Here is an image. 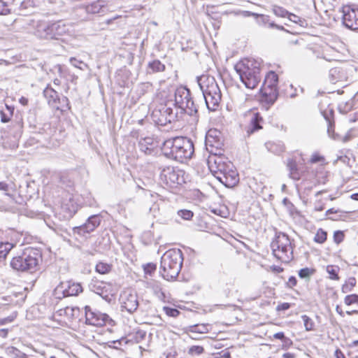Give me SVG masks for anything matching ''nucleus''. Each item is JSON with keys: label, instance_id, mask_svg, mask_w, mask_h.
Wrapping results in <instances>:
<instances>
[{"label": "nucleus", "instance_id": "obj_1", "mask_svg": "<svg viewBox=\"0 0 358 358\" xmlns=\"http://www.w3.org/2000/svg\"><path fill=\"white\" fill-rule=\"evenodd\" d=\"M164 156L171 159L182 162L191 159L194 152L192 141L184 136H177L166 140L162 147Z\"/></svg>", "mask_w": 358, "mask_h": 358}, {"label": "nucleus", "instance_id": "obj_2", "mask_svg": "<svg viewBox=\"0 0 358 358\" xmlns=\"http://www.w3.org/2000/svg\"><path fill=\"white\" fill-rule=\"evenodd\" d=\"M41 262V252L36 248H29L20 255L13 257L10 266L15 271L32 273L38 270Z\"/></svg>", "mask_w": 358, "mask_h": 358}, {"label": "nucleus", "instance_id": "obj_3", "mask_svg": "<svg viewBox=\"0 0 358 358\" xmlns=\"http://www.w3.org/2000/svg\"><path fill=\"white\" fill-rule=\"evenodd\" d=\"M234 69L240 80L248 89H255L262 80L261 64L255 59H247L236 64Z\"/></svg>", "mask_w": 358, "mask_h": 358}, {"label": "nucleus", "instance_id": "obj_4", "mask_svg": "<svg viewBox=\"0 0 358 358\" xmlns=\"http://www.w3.org/2000/svg\"><path fill=\"white\" fill-rule=\"evenodd\" d=\"M182 262V253L180 249L166 251L161 257L160 262V273L163 278L170 280L178 277Z\"/></svg>", "mask_w": 358, "mask_h": 358}, {"label": "nucleus", "instance_id": "obj_5", "mask_svg": "<svg viewBox=\"0 0 358 358\" xmlns=\"http://www.w3.org/2000/svg\"><path fill=\"white\" fill-rule=\"evenodd\" d=\"M198 85L202 92L207 108L215 110L221 101V92L213 76L202 75L197 77Z\"/></svg>", "mask_w": 358, "mask_h": 358}, {"label": "nucleus", "instance_id": "obj_6", "mask_svg": "<svg viewBox=\"0 0 358 358\" xmlns=\"http://www.w3.org/2000/svg\"><path fill=\"white\" fill-rule=\"evenodd\" d=\"M173 105L180 115L184 113L191 116L198 114V106L192 99L190 90L185 86H180L175 90Z\"/></svg>", "mask_w": 358, "mask_h": 358}, {"label": "nucleus", "instance_id": "obj_7", "mask_svg": "<svg viewBox=\"0 0 358 358\" xmlns=\"http://www.w3.org/2000/svg\"><path fill=\"white\" fill-rule=\"evenodd\" d=\"M273 255L278 260L289 263L293 259V248L289 236L285 233L275 234V238L271 243Z\"/></svg>", "mask_w": 358, "mask_h": 358}, {"label": "nucleus", "instance_id": "obj_8", "mask_svg": "<svg viewBox=\"0 0 358 358\" xmlns=\"http://www.w3.org/2000/svg\"><path fill=\"white\" fill-rule=\"evenodd\" d=\"M223 136L220 131L211 129L208 131L205 137V146L207 151L214 155H222L224 146Z\"/></svg>", "mask_w": 358, "mask_h": 358}, {"label": "nucleus", "instance_id": "obj_9", "mask_svg": "<svg viewBox=\"0 0 358 358\" xmlns=\"http://www.w3.org/2000/svg\"><path fill=\"white\" fill-rule=\"evenodd\" d=\"M174 110L166 103L152 112V117L157 124L166 126L169 123L178 120L180 117L179 113Z\"/></svg>", "mask_w": 358, "mask_h": 358}, {"label": "nucleus", "instance_id": "obj_10", "mask_svg": "<svg viewBox=\"0 0 358 358\" xmlns=\"http://www.w3.org/2000/svg\"><path fill=\"white\" fill-rule=\"evenodd\" d=\"M184 172L173 166L164 167L160 173V180L166 185L170 187H176L184 182Z\"/></svg>", "mask_w": 358, "mask_h": 358}, {"label": "nucleus", "instance_id": "obj_11", "mask_svg": "<svg viewBox=\"0 0 358 358\" xmlns=\"http://www.w3.org/2000/svg\"><path fill=\"white\" fill-rule=\"evenodd\" d=\"M119 301L121 310H125L130 314L134 313L139 306L137 293L131 289L122 292Z\"/></svg>", "mask_w": 358, "mask_h": 358}, {"label": "nucleus", "instance_id": "obj_12", "mask_svg": "<svg viewBox=\"0 0 358 358\" xmlns=\"http://www.w3.org/2000/svg\"><path fill=\"white\" fill-rule=\"evenodd\" d=\"M89 289L108 302H110L113 296V285L108 282L92 279L89 284Z\"/></svg>", "mask_w": 358, "mask_h": 358}, {"label": "nucleus", "instance_id": "obj_13", "mask_svg": "<svg viewBox=\"0 0 358 358\" xmlns=\"http://www.w3.org/2000/svg\"><path fill=\"white\" fill-rule=\"evenodd\" d=\"M85 311L86 324H87L101 327L105 325L106 323H110L113 322L107 314L103 313L96 310H93L88 306L85 307Z\"/></svg>", "mask_w": 358, "mask_h": 358}, {"label": "nucleus", "instance_id": "obj_14", "mask_svg": "<svg viewBox=\"0 0 358 358\" xmlns=\"http://www.w3.org/2000/svg\"><path fill=\"white\" fill-rule=\"evenodd\" d=\"M343 23L345 27L351 30L358 29V9L350 6L343 8Z\"/></svg>", "mask_w": 358, "mask_h": 358}, {"label": "nucleus", "instance_id": "obj_15", "mask_svg": "<svg viewBox=\"0 0 358 358\" xmlns=\"http://www.w3.org/2000/svg\"><path fill=\"white\" fill-rule=\"evenodd\" d=\"M213 164L212 163V159H208L209 168L214 176L217 178V176H222L223 173L229 168L228 164H232L231 162L227 160L222 155L214 156Z\"/></svg>", "mask_w": 358, "mask_h": 358}, {"label": "nucleus", "instance_id": "obj_16", "mask_svg": "<svg viewBox=\"0 0 358 358\" xmlns=\"http://www.w3.org/2000/svg\"><path fill=\"white\" fill-rule=\"evenodd\" d=\"M101 217L99 215H93L88 217L87 220L83 225L73 228L74 234L84 236L93 231L101 223Z\"/></svg>", "mask_w": 358, "mask_h": 358}, {"label": "nucleus", "instance_id": "obj_17", "mask_svg": "<svg viewBox=\"0 0 358 358\" xmlns=\"http://www.w3.org/2000/svg\"><path fill=\"white\" fill-rule=\"evenodd\" d=\"M229 168L222 176H217V179L227 187H234L239 181L238 173L233 164H228Z\"/></svg>", "mask_w": 358, "mask_h": 358}, {"label": "nucleus", "instance_id": "obj_18", "mask_svg": "<svg viewBox=\"0 0 358 358\" xmlns=\"http://www.w3.org/2000/svg\"><path fill=\"white\" fill-rule=\"evenodd\" d=\"M57 289L62 292L64 296H76L83 292L80 284L71 281L61 282L58 285Z\"/></svg>", "mask_w": 358, "mask_h": 358}, {"label": "nucleus", "instance_id": "obj_19", "mask_svg": "<svg viewBox=\"0 0 358 358\" xmlns=\"http://www.w3.org/2000/svg\"><path fill=\"white\" fill-rule=\"evenodd\" d=\"M69 32V27L62 21L50 23L51 38L59 40L60 36Z\"/></svg>", "mask_w": 358, "mask_h": 358}, {"label": "nucleus", "instance_id": "obj_20", "mask_svg": "<svg viewBox=\"0 0 358 358\" xmlns=\"http://www.w3.org/2000/svg\"><path fill=\"white\" fill-rule=\"evenodd\" d=\"M34 34L39 38L50 40V22L38 21L35 27Z\"/></svg>", "mask_w": 358, "mask_h": 358}, {"label": "nucleus", "instance_id": "obj_21", "mask_svg": "<svg viewBox=\"0 0 358 358\" xmlns=\"http://www.w3.org/2000/svg\"><path fill=\"white\" fill-rule=\"evenodd\" d=\"M255 16L257 18V22L259 25H266L268 24V27L269 28H275L280 30H283L284 28L282 26L278 25L275 24L273 22H270L269 16L263 15V14H257L255 13H252L250 11H245L244 12V16Z\"/></svg>", "mask_w": 358, "mask_h": 358}, {"label": "nucleus", "instance_id": "obj_22", "mask_svg": "<svg viewBox=\"0 0 358 358\" xmlns=\"http://www.w3.org/2000/svg\"><path fill=\"white\" fill-rule=\"evenodd\" d=\"M261 92L264 98V101L268 104H273L276 101L278 96L277 87H274L263 85L261 88Z\"/></svg>", "mask_w": 358, "mask_h": 358}, {"label": "nucleus", "instance_id": "obj_23", "mask_svg": "<svg viewBox=\"0 0 358 358\" xmlns=\"http://www.w3.org/2000/svg\"><path fill=\"white\" fill-rule=\"evenodd\" d=\"M329 78L330 82L336 83L338 82H344L347 80L345 71L341 67H335L329 70Z\"/></svg>", "mask_w": 358, "mask_h": 358}, {"label": "nucleus", "instance_id": "obj_24", "mask_svg": "<svg viewBox=\"0 0 358 358\" xmlns=\"http://www.w3.org/2000/svg\"><path fill=\"white\" fill-rule=\"evenodd\" d=\"M43 96L47 99L50 106L57 109H59L57 103L59 101L58 93L52 89L50 85H48L43 90Z\"/></svg>", "mask_w": 358, "mask_h": 358}, {"label": "nucleus", "instance_id": "obj_25", "mask_svg": "<svg viewBox=\"0 0 358 358\" xmlns=\"http://www.w3.org/2000/svg\"><path fill=\"white\" fill-rule=\"evenodd\" d=\"M138 147L145 155H152L155 148L154 139L151 137L142 138L138 141Z\"/></svg>", "mask_w": 358, "mask_h": 358}, {"label": "nucleus", "instance_id": "obj_26", "mask_svg": "<svg viewBox=\"0 0 358 358\" xmlns=\"http://www.w3.org/2000/svg\"><path fill=\"white\" fill-rule=\"evenodd\" d=\"M107 10L108 8L103 0H97L86 6V11L92 14L104 13Z\"/></svg>", "mask_w": 358, "mask_h": 358}, {"label": "nucleus", "instance_id": "obj_27", "mask_svg": "<svg viewBox=\"0 0 358 358\" xmlns=\"http://www.w3.org/2000/svg\"><path fill=\"white\" fill-rule=\"evenodd\" d=\"M263 122V119L259 113H254L250 119V124L247 133L248 134H252L262 128L261 124Z\"/></svg>", "mask_w": 358, "mask_h": 358}, {"label": "nucleus", "instance_id": "obj_28", "mask_svg": "<svg viewBox=\"0 0 358 358\" xmlns=\"http://www.w3.org/2000/svg\"><path fill=\"white\" fill-rule=\"evenodd\" d=\"M265 146L269 152L275 155H280L285 151V146L281 142H268Z\"/></svg>", "mask_w": 358, "mask_h": 358}, {"label": "nucleus", "instance_id": "obj_29", "mask_svg": "<svg viewBox=\"0 0 358 358\" xmlns=\"http://www.w3.org/2000/svg\"><path fill=\"white\" fill-rule=\"evenodd\" d=\"M287 167L289 171V176L294 180H299L300 175L297 169L296 162L291 159H289L287 164Z\"/></svg>", "mask_w": 358, "mask_h": 358}, {"label": "nucleus", "instance_id": "obj_30", "mask_svg": "<svg viewBox=\"0 0 358 358\" xmlns=\"http://www.w3.org/2000/svg\"><path fill=\"white\" fill-rule=\"evenodd\" d=\"M278 83V76L274 71H270L265 76L263 85L277 87Z\"/></svg>", "mask_w": 358, "mask_h": 358}, {"label": "nucleus", "instance_id": "obj_31", "mask_svg": "<svg viewBox=\"0 0 358 358\" xmlns=\"http://www.w3.org/2000/svg\"><path fill=\"white\" fill-rule=\"evenodd\" d=\"M14 245L8 241L3 242L0 240V261L5 259L8 252L13 249Z\"/></svg>", "mask_w": 358, "mask_h": 358}, {"label": "nucleus", "instance_id": "obj_32", "mask_svg": "<svg viewBox=\"0 0 358 358\" xmlns=\"http://www.w3.org/2000/svg\"><path fill=\"white\" fill-rule=\"evenodd\" d=\"M112 267V264L99 262L95 266V271L100 274H107L110 272Z\"/></svg>", "mask_w": 358, "mask_h": 358}, {"label": "nucleus", "instance_id": "obj_33", "mask_svg": "<svg viewBox=\"0 0 358 358\" xmlns=\"http://www.w3.org/2000/svg\"><path fill=\"white\" fill-rule=\"evenodd\" d=\"M129 336L131 337L129 339L130 341L138 343L145 338L146 331L143 329H138L136 331L129 334Z\"/></svg>", "mask_w": 358, "mask_h": 358}, {"label": "nucleus", "instance_id": "obj_34", "mask_svg": "<svg viewBox=\"0 0 358 358\" xmlns=\"http://www.w3.org/2000/svg\"><path fill=\"white\" fill-rule=\"evenodd\" d=\"M192 333L206 334L208 332V325L205 324H194L189 327Z\"/></svg>", "mask_w": 358, "mask_h": 358}, {"label": "nucleus", "instance_id": "obj_35", "mask_svg": "<svg viewBox=\"0 0 358 358\" xmlns=\"http://www.w3.org/2000/svg\"><path fill=\"white\" fill-rule=\"evenodd\" d=\"M340 268L337 266L329 265L327 266V272L329 275V278L334 280H339L338 273Z\"/></svg>", "mask_w": 358, "mask_h": 358}, {"label": "nucleus", "instance_id": "obj_36", "mask_svg": "<svg viewBox=\"0 0 358 358\" xmlns=\"http://www.w3.org/2000/svg\"><path fill=\"white\" fill-rule=\"evenodd\" d=\"M148 66L153 72H162L165 70L164 64H163L159 60H154L153 62H150Z\"/></svg>", "mask_w": 358, "mask_h": 358}, {"label": "nucleus", "instance_id": "obj_37", "mask_svg": "<svg viewBox=\"0 0 358 358\" xmlns=\"http://www.w3.org/2000/svg\"><path fill=\"white\" fill-rule=\"evenodd\" d=\"M356 279L355 278H350L348 280V282L343 285L341 287V292L343 293H348L352 290V288L356 285Z\"/></svg>", "mask_w": 358, "mask_h": 358}, {"label": "nucleus", "instance_id": "obj_38", "mask_svg": "<svg viewBox=\"0 0 358 358\" xmlns=\"http://www.w3.org/2000/svg\"><path fill=\"white\" fill-rule=\"evenodd\" d=\"M327 233L322 229H319L315 236L314 241L318 243H323L326 241Z\"/></svg>", "mask_w": 358, "mask_h": 358}, {"label": "nucleus", "instance_id": "obj_39", "mask_svg": "<svg viewBox=\"0 0 358 358\" xmlns=\"http://www.w3.org/2000/svg\"><path fill=\"white\" fill-rule=\"evenodd\" d=\"M301 319L304 323L305 329L308 331H312L314 329V322L313 320L306 315H301Z\"/></svg>", "mask_w": 358, "mask_h": 358}, {"label": "nucleus", "instance_id": "obj_40", "mask_svg": "<svg viewBox=\"0 0 358 358\" xmlns=\"http://www.w3.org/2000/svg\"><path fill=\"white\" fill-rule=\"evenodd\" d=\"M324 116L328 123L327 133L329 136L333 139H336V136L334 135V122L331 121L328 115H324Z\"/></svg>", "mask_w": 358, "mask_h": 358}, {"label": "nucleus", "instance_id": "obj_41", "mask_svg": "<svg viewBox=\"0 0 358 358\" xmlns=\"http://www.w3.org/2000/svg\"><path fill=\"white\" fill-rule=\"evenodd\" d=\"M273 12L276 16L285 17H287L289 12L284 8L278 6H274L273 8Z\"/></svg>", "mask_w": 358, "mask_h": 358}, {"label": "nucleus", "instance_id": "obj_42", "mask_svg": "<svg viewBox=\"0 0 358 358\" xmlns=\"http://www.w3.org/2000/svg\"><path fill=\"white\" fill-rule=\"evenodd\" d=\"M344 303L347 306H350L355 303L358 304V294H353L347 295L344 298Z\"/></svg>", "mask_w": 358, "mask_h": 358}, {"label": "nucleus", "instance_id": "obj_43", "mask_svg": "<svg viewBox=\"0 0 358 358\" xmlns=\"http://www.w3.org/2000/svg\"><path fill=\"white\" fill-rule=\"evenodd\" d=\"M313 274V270L309 268H303L299 271V276L301 278H309Z\"/></svg>", "mask_w": 358, "mask_h": 358}, {"label": "nucleus", "instance_id": "obj_44", "mask_svg": "<svg viewBox=\"0 0 358 358\" xmlns=\"http://www.w3.org/2000/svg\"><path fill=\"white\" fill-rule=\"evenodd\" d=\"M145 274L152 275L157 268V266L153 263H148L143 266Z\"/></svg>", "mask_w": 358, "mask_h": 358}, {"label": "nucleus", "instance_id": "obj_45", "mask_svg": "<svg viewBox=\"0 0 358 358\" xmlns=\"http://www.w3.org/2000/svg\"><path fill=\"white\" fill-rule=\"evenodd\" d=\"M180 217L185 220H189L193 217V213L189 210H180L178 212Z\"/></svg>", "mask_w": 358, "mask_h": 358}, {"label": "nucleus", "instance_id": "obj_46", "mask_svg": "<svg viewBox=\"0 0 358 358\" xmlns=\"http://www.w3.org/2000/svg\"><path fill=\"white\" fill-rule=\"evenodd\" d=\"M164 310L166 314L169 316L176 317L179 315L180 311L174 308L171 307H164Z\"/></svg>", "mask_w": 358, "mask_h": 358}, {"label": "nucleus", "instance_id": "obj_47", "mask_svg": "<svg viewBox=\"0 0 358 358\" xmlns=\"http://www.w3.org/2000/svg\"><path fill=\"white\" fill-rule=\"evenodd\" d=\"M204 351V349L202 346H199V345H193L192 346L189 350V352L192 355H199L201 354H202Z\"/></svg>", "mask_w": 358, "mask_h": 358}, {"label": "nucleus", "instance_id": "obj_48", "mask_svg": "<svg viewBox=\"0 0 358 358\" xmlns=\"http://www.w3.org/2000/svg\"><path fill=\"white\" fill-rule=\"evenodd\" d=\"M10 13L6 2L0 0V15H8Z\"/></svg>", "mask_w": 358, "mask_h": 358}, {"label": "nucleus", "instance_id": "obj_49", "mask_svg": "<svg viewBox=\"0 0 358 358\" xmlns=\"http://www.w3.org/2000/svg\"><path fill=\"white\" fill-rule=\"evenodd\" d=\"M344 238V234L341 231H336L334 234V241L337 244L341 243Z\"/></svg>", "mask_w": 358, "mask_h": 358}, {"label": "nucleus", "instance_id": "obj_50", "mask_svg": "<svg viewBox=\"0 0 358 358\" xmlns=\"http://www.w3.org/2000/svg\"><path fill=\"white\" fill-rule=\"evenodd\" d=\"M324 157L323 156H321L317 153H315L312 155L310 162L312 164H315L320 162H324Z\"/></svg>", "mask_w": 358, "mask_h": 358}, {"label": "nucleus", "instance_id": "obj_51", "mask_svg": "<svg viewBox=\"0 0 358 358\" xmlns=\"http://www.w3.org/2000/svg\"><path fill=\"white\" fill-rule=\"evenodd\" d=\"M287 17L290 21L294 23L301 24V22H302L301 18L296 15L295 14L289 13V14L287 15Z\"/></svg>", "mask_w": 358, "mask_h": 358}, {"label": "nucleus", "instance_id": "obj_52", "mask_svg": "<svg viewBox=\"0 0 358 358\" xmlns=\"http://www.w3.org/2000/svg\"><path fill=\"white\" fill-rule=\"evenodd\" d=\"M291 307V305L289 303H282L279 304L276 307V310L281 311V310H288Z\"/></svg>", "mask_w": 358, "mask_h": 358}, {"label": "nucleus", "instance_id": "obj_53", "mask_svg": "<svg viewBox=\"0 0 358 358\" xmlns=\"http://www.w3.org/2000/svg\"><path fill=\"white\" fill-rule=\"evenodd\" d=\"M0 115H1V122L3 123H7L10 120V117L12 116H10L6 115L3 111L0 110Z\"/></svg>", "mask_w": 358, "mask_h": 358}, {"label": "nucleus", "instance_id": "obj_54", "mask_svg": "<svg viewBox=\"0 0 358 358\" xmlns=\"http://www.w3.org/2000/svg\"><path fill=\"white\" fill-rule=\"evenodd\" d=\"M297 280L294 276H290L287 282V286L290 288L296 285Z\"/></svg>", "mask_w": 358, "mask_h": 358}, {"label": "nucleus", "instance_id": "obj_55", "mask_svg": "<svg viewBox=\"0 0 358 358\" xmlns=\"http://www.w3.org/2000/svg\"><path fill=\"white\" fill-rule=\"evenodd\" d=\"M34 1L32 0H27L21 3L20 8L26 9L29 6H31Z\"/></svg>", "mask_w": 358, "mask_h": 358}, {"label": "nucleus", "instance_id": "obj_56", "mask_svg": "<svg viewBox=\"0 0 358 358\" xmlns=\"http://www.w3.org/2000/svg\"><path fill=\"white\" fill-rule=\"evenodd\" d=\"M273 337L276 339H280V340H285L286 338H285V336L283 332H278V333H275L274 335H273Z\"/></svg>", "mask_w": 358, "mask_h": 358}, {"label": "nucleus", "instance_id": "obj_57", "mask_svg": "<svg viewBox=\"0 0 358 358\" xmlns=\"http://www.w3.org/2000/svg\"><path fill=\"white\" fill-rule=\"evenodd\" d=\"M0 191H8V185L5 182H0Z\"/></svg>", "mask_w": 358, "mask_h": 358}, {"label": "nucleus", "instance_id": "obj_58", "mask_svg": "<svg viewBox=\"0 0 358 358\" xmlns=\"http://www.w3.org/2000/svg\"><path fill=\"white\" fill-rule=\"evenodd\" d=\"M335 357L336 358H345V355L342 352V351L340 349H336L335 351Z\"/></svg>", "mask_w": 358, "mask_h": 358}, {"label": "nucleus", "instance_id": "obj_59", "mask_svg": "<svg viewBox=\"0 0 358 358\" xmlns=\"http://www.w3.org/2000/svg\"><path fill=\"white\" fill-rule=\"evenodd\" d=\"M8 329H0V336L2 338H6L8 336Z\"/></svg>", "mask_w": 358, "mask_h": 358}, {"label": "nucleus", "instance_id": "obj_60", "mask_svg": "<svg viewBox=\"0 0 358 358\" xmlns=\"http://www.w3.org/2000/svg\"><path fill=\"white\" fill-rule=\"evenodd\" d=\"M12 320H13V319L10 318V317H6V318H3V319H1L0 320V326L4 325V324H6L8 322H11Z\"/></svg>", "mask_w": 358, "mask_h": 358}, {"label": "nucleus", "instance_id": "obj_61", "mask_svg": "<svg viewBox=\"0 0 358 358\" xmlns=\"http://www.w3.org/2000/svg\"><path fill=\"white\" fill-rule=\"evenodd\" d=\"M339 212H341V211L340 210H336L334 208H330V209H329V210H327L326 211V215H331V214H333V213H339Z\"/></svg>", "mask_w": 358, "mask_h": 358}, {"label": "nucleus", "instance_id": "obj_62", "mask_svg": "<svg viewBox=\"0 0 358 358\" xmlns=\"http://www.w3.org/2000/svg\"><path fill=\"white\" fill-rule=\"evenodd\" d=\"M337 160L341 161L343 163L346 164L348 163L350 159L347 156H341L338 157Z\"/></svg>", "mask_w": 358, "mask_h": 358}, {"label": "nucleus", "instance_id": "obj_63", "mask_svg": "<svg viewBox=\"0 0 358 358\" xmlns=\"http://www.w3.org/2000/svg\"><path fill=\"white\" fill-rule=\"evenodd\" d=\"M6 109L8 110L9 112V115L10 116H13V111H14V107L13 106H8V105H6Z\"/></svg>", "mask_w": 358, "mask_h": 358}, {"label": "nucleus", "instance_id": "obj_64", "mask_svg": "<svg viewBox=\"0 0 358 358\" xmlns=\"http://www.w3.org/2000/svg\"><path fill=\"white\" fill-rule=\"evenodd\" d=\"M284 358H294L295 356L292 353L287 352L283 355Z\"/></svg>", "mask_w": 358, "mask_h": 358}]
</instances>
